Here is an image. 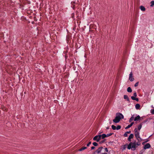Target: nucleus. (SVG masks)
Listing matches in <instances>:
<instances>
[{"instance_id":"f3484780","label":"nucleus","mask_w":154,"mask_h":154,"mask_svg":"<svg viewBox=\"0 0 154 154\" xmlns=\"http://www.w3.org/2000/svg\"><path fill=\"white\" fill-rule=\"evenodd\" d=\"M100 135L102 139H104L106 137V134H103L102 135Z\"/></svg>"},{"instance_id":"f257e3e1","label":"nucleus","mask_w":154,"mask_h":154,"mask_svg":"<svg viewBox=\"0 0 154 154\" xmlns=\"http://www.w3.org/2000/svg\"><path fill=\"white\" fill-rule=\"evenodd\" d=\"M124 118L123 115L121 113H117L116 114V117L115 119L113 120L114 122L116 123L119 122L121 119Z\"/></svg>"},{"instance_id":"72a5a7b5","label":"nucleus","mask_w":154,"mask_h":154,"mask_svg":"<svg viewBox=\"0 0 154 154\" xmlns=\"http://www.w3.org/2000/svg\"><path fill=\"white\" fill-rule=\"evenodd\" d=\"M91 142H90L87 145V146H89V145L91 144Z\"/></svg>"},{"instance_id":"a211bd4d","label":"nucleus","mask_w":154,"mask_h":154,"mask_svg":"<svg viewBox=\"0 0 154 154\" xmlns=\"http://www.w3.org/2000/svg\"><path fill=\"white\" fill-rule=\"evenodd\" d=\"M134 142L136 144V146H137V147L138 146H140L141 144L140 142L138 141L137 143H136L135 142Z\"/></svg>"},{"instance_id":"9b49d317","label":"nucleus","mask_w":154,"mask_h":154,"mask_svg":"<svg viewBox=\"0 0 154 154\" xmlns=\"http://www.w3.org/2000/svg\"><path fill=\"white\" fill-rule=\"evenodd\" d=\"M140 117L139 115H138L134 119V121H137L138 120H140Z\"/></svg>"},{"instance_id":"ddd939ff","label":"nucleus","mask_w":154,"mask_h":154,"mask_svg":"<svg viewBox=\"0 0 154 154\" xmlns=\"http://www.w3.org/2000/svg\"><path fill=\"white\" fill-rule=\"evenodd\" d=\"M124 98L126 100L128 101H130L127 95H124Z\"/></svg>"},{"instance_id":"4468645a","label":"nucleus","mask_w":154,"mask_h":154,"mask_svg":"<svg viewBox=\"0 0 154 154\" xmlns=\"http://www.w3.org/2000/svg\"><path fill=\"white\" fill-rule=\"evenodd\" d=\"M140 105L139 104H137L135 105V108L137 109H140Z\"/></svg>"},{"instance_id":"2eb2a0df","label":"nucleus","mask_w":154,"mask_h":154,"mask_svg":"<svg viewBox=\"0 0 154 154\" xmlns=\"http://www.w3.org/2000/svg\"><path fill=\"white\" fill-rule=\"evenodd\" d=\"M87 148V147H81V148H80L79 149V150L80 151H83V150H84L85 149H86Z\"/></svg>"},{"instance_id":"4be33fe9","label":"nucleus","mask_w":154,"mask_h":154,"mask_svg":"<svg viewBox=\"0 0 154 154\" xmlns=\"http://www.w3.org/2000/svg\"><path fill=\"white\" fill-rule=\"evenodd\" d=\"M137 140L138 141H139L140 142L141 141H142V138L140 137L139 136V138H136Z\"/></svg>"},{"instance_id":"20e7f679","label":"nucleus","mask_w":154,"mask_h":154,"mask_svg":"<svg viewBox=\"0 0 154 154\" xmlns=\"http://www.w3.org/2000/svg\"><path fill=\"white\" fill-rule=\"evenodd\" d=\"M103 148V147L102 146H101L99 147L97 150H96L95 152V154H99V153L100 152L101 150Z\"/></svg>"},{"instance_id":"423d86ee","label":"nucleus","mask_w":154,"mask_h":154,"mask_svg":"<svg viewBox=\"0 0 154 154\" xmlns=\"http://www.w3.org/2000/svg\"><path fill=\"white\" fill-rule=\"evenodd\" d=\"M151 146L150 145L149 143H147L144 146V149H146L149 148Z\"/></svg>"},{"instance_id":"2f4dec72","label":"nucleus","mask_w":154,"mask_h":154,"mask_svg":"<svg viewBox=\"0 0 154 154\" xmlns=\"http://www.w3.org/2000/svg\"><path fill=\"white\" fill-rule=\"evenodd\" d=\"M134 133H136V132H138V131H137V129L136 128H135V129H134Z\"/></svg>"},{"instance_id":"cd10ccee","label":"nucleus","mask_w":154,"mask_h":154,"mask_svg":"<svg viewBox=\"0 0 154 154\" xmlns=\"http://www.w3.org/2000/svg\"><path fill=\"white\" fill-rule=\"evenodd\" d=\"M138 84H139V82H137L134 85V87H136L138 85Z\"/></svg>"},{"instance_id":"f03ea898","label":"nucleus","mask_w":154,"mask_h":154,"mask_svg":"<svg viewBox=\"0 0 154 154\" xmlns=\"http://www.w3.org/2000/svg\"><path fill=\"white\" fill-rule=\"evenodd\" d=\"M137 146H136L135 142H131L127 146V148L128 149H131L132 150H135Z\"/></svg>"},{"instance_id":"bb28decb","label":"nucleus","mask_w":154,"mask_h":154,"mask_svg":"<svg viewBox=\"0 0 154 154\" xmlns=\"http://www.w3.org/2000/svg\"><path fill=\"white\" fill-rule=\"evenodd\" d=\"M127 145H128V144H125V145H124V146L123 147V149H125L126 148Z\"/></svg>"},{"instance_id":"f704fd0d","label":"nucleus","mask_w":154,"mask_h":154,"mask_svg":"<svg viewBox=\"0 0 154 154\" xmlns=\"http://www.w3.org/2000/svg\"><path fill=\"white\" fill-rule=\"evenodd\" d=\"M105 149L106 152H108V151L107 148H105Z\"/></svg>"},{"instance_id":"1a4fd4ad","label":"nucleus","mask_w":154,"mask_h":154,"mask_svg":"<svg viewBox=\"0 0 154 154\" xmlns=\"http://www.w3.org/2000/svg\"><path fill=\"white\" fill-rule=\"evenodd\" d=\"M135 136L136 138H139L140 136V133L139 132H137L135 133H134Z\"/></svg>"},{"instance_id":"0eeeda50","label":"nucleus","mask_w":154,"mask_h":154,"mask_svg":"<svg viewBox=\"0 0 154 154\" xmlns=\"http://www.w3.org/2000/svg\"><path fill=\"white\" fill-rule=\"evenodd\" d=\"M134 136L133 134H131L128 139V141H129V142H131V139L133 138L134 137Z\"/></svg>"},{"instance_id":"58836bf2","label":"nucleus","mask_w":154,"mask_h":154,"mask_svg":"<svg viewBox=\"0 0 154 154\" xmlns=\"http://www.w3.org/2000/svg\"><path fill=\"white\" fill-rule=\"evenodd\" d=\"M106 129H109V127H106Z\"/></svg>"},{"instance_id":"aec40b11","label":"nucleus","mask_w":154,"mask_h":154,"mask_svg":"<svg viewBox=\"0 0 154 154\" xmlns=\"http://www.w3.org/2000/svg\"><path fill=\"white\" fill-rule=\"evenodd\" d=\"M112 129L113 130H115L116 129V127L114 125H112Z\"/></svg>"},{"instance_id":"f8f14e48","label":"nucleus","mask_w":154,"mask_h":154,"mask_svg":"<svg viewBox=\"0 0 154 154\" xmlns=\"http://www.w3.org/2000/svg\"><path fill=\"white\" fill-rule=\"evenodd\" d=\"M131 99L133 100H135L137 101H139L138 98H135L134 96H131Z\"/></svg>"},{"instance_id":"dca6fc26","label":"nucleus","mask_w":154,"mask_h":154,"mask_svg":"<svg viewBox=\"0 0 154 154\" xmlns=\"http://www.w3.org/2000/svg\"><path fill=\"white\" fill-rule=\"evenodd\" d=\"M127 91L128 92L131 93L132 91V90L130 87H128L127 89Z\"/></svg>"},{"instance_id":"9d476101","label":"nucleus","mask_w":154,"mask_h":154,"mask_svg":"<svg viewBox=\"0 0 154 154\" xmlns=\"http://www.w3.org/2000/svg\"><path fill=\"white\" fill-rule=\"evenodd\" d=\"M140 8L141 11H145L146 10L145 7L142 5L140 6Z\"/></svg>"},{"instance_id":"c85d7f7f","label":"nucleus","mask_w":154,"mask_h":154,"mask_svg":"<svg viewBox=\"0 0 154 154\" xmlns=\"http://www.w3.org/2000/svg\"><path fill=\"white\" fill-rule=\"evenodd\" d=\"M151 112L152 114H154V109L151 110Z\"/></svg>"},{"instance_id":"a878e982","label":"nucleus","mask_w":154,"mask_h":154,"mask_svg":"<svg viewBox=\"0 0 154 154\" xmlns=\"http://www.w3.org/2000/svg\"><path fill=\"white\" fill-rule=\"evenodd\" d=\"M93 144L94 146H98V144L97 143L94 142L93 143Z\"/></svg>"},{"instance_id":"b1692460","label":"nucleus","mask_w":154,"mask_h":154,"mask_svg":"<svg viewBox=\"0 0 154 154\" xmlns=\"http://www.w3.org/2000/svg\"><path fill=\"white\" fill-rule=\"evenodd\" d=\"M151 5H150V6L151 7H153L154 5V1H152L151 2Z\"/></svg>"},{"instance_id":"6e6552de","label":"nucleus","mask_w":154,"mask_h":154,"mask_svg":"<svg viewBox=\"0 0 154 154\" xmlns=\"http://www.w3.org/2000/svg\"><path fill=\"white\" fill-rule=\"evenodd\" d=\"M134 122H132L130 125H128L125 128V129H128L131 127L134 124Z\"/></svg>"},{"instance_id":"e433bc0d","label":"nucleus","mask_w":154,"mask_h":154,"mask_svg":"<svg viewBox=\"0 0 154 154\" xmlns=\"http://www.w3.org/2000/svg\"><path fill=\"white\" fill-rule=\"evenodd\" d=\"M95 147H94V146H92L91 147V149L93 150V149H95Z\"/></svg>"},{"instance_id":"c9c22d12","label":"nucleus","mask_w":154,"mask_h":154,"mask_svg":"<svg viewBox=\"0 0 154 154\" xmlns=\"http://www.w3.org/2000/svg\"><path fill=\"white\" fill-rule=\"evenodd\" d=\"M126 133H127V134H130L131 133V131H127L126 132Z\"/></svg>"},{"instance_id":"c756f323","label":"nucleus","mask_w":154,"mask_h":154,"mask_svg":"<svg viewBox=\"0 0 154 154\" xmlns=\"http://www.w3.org/2000/svg\"><path fill=\"white\" fill-rule=\"evenodd\" d=\"M106 140L105 139H104L103 140L101 141L100 142V144H101V143H103L105 142V141Z\"/></svg>"},{"instance_id":"7c9ffc66","label":"nucleus","mask_w":154,"mask_h":154,"mask_svg":"<svg viewBox=\"0 0 154 154\" xmlns=\"http://www.w3.org/2000/svg\"><path fill=\"white\" fill-rule=\"evenodd\" d=\"M128 134L126 132L124 134V136L125 137H127L128 136Z\"/></svg>"},{"instance_id":"393cba45","label":"nucleus","mask_w":154,"mask_h":154,"mask_svg":"<svg viewBox=\"0 0 154 154\" xmlns=\"http://www.w3.org/2000/svg\"><path fill=\"white\" fill-rule=\"evenodd\" d=\"M121 127L120 125H118L116 127V129L117 130H119L121 129Z\"/></svg>"},{"instance_id":"ea45409f","label":"nucleus","mask_w":154,"mask_h":154,"mask_svg":"<svg viewBox=\"0 0 154 154\" xmlns=\"http://www.w3.org/2000/svg\"><path fill=\"white\" fill-rule=\"evenodd\" d=\"M102 154H107L106 153H102Z\"/></svg>"},{"instance_id":"412c9836","label":"nucleus","mask_w":154,"mask_h":154,"mask_svg":"<svg viewBox=\"0 0 154 154\" xmlns=\"http://www.w3.org/2000/svg\"><path fill=\"white\" fill-rule=\"evenodd\" d=\"M142 128V124H140L139 125H138V129L139 130H140L141 129V128Z\"/></svg>"},{"instance_id":"39448f33","label":"nucleus","mask_w":154,"mask_h":154,"mask_svg":"<svg viewBox=\"0 0 154 154\" xmlns=\"http://www.w3.org/2000/svg\"><path fill=\"white\" fill-rule=\"evenodd\" d=\"M133 74L132 72H131L129 74V79L131 82H132L134 80V79L133 77Z\"/></svg>"},{"instance_id":"5701e85b","label":"nucleus","mask_w":154,"mask_h":154,"mask_svg":"<svg viewBox=\"0 0 154 154\" xmlns=\"http://www.w3.org/2000/svg\"><path fill=\"white\" fill-rule=\"evenodd\" d=\"M113 134V133H110L109 134H106V137L111 136Z\"/></svg>"},{"instance_id":"4c0bfd02","label":"nucleus","mask_w":154,"mask_h":154,"mask_svg":"<svg viewBox=\"0 0 154 154\" xmlns=\"http://www.w3.org/2000/svg\"><path fill=\"white\" fill-rule=\"evenodd\" d=\"M75 2H71V4L73 5L74 4H75Z\"/></svg>"},{"instance_id":"7ed1b4c3","label":"nucleus","mask_w":154,"mask_h":154,"mask_svg":"<svg viewBox=\"0 0 154 154\" xmlns=\"http://www.w3.org/2000/svg\"><path fill=\"white\" fill-rule=\"evenodd\" d=\"M101 139V136L100 135H97L95 136L93 138V140L96 141L97 142H99Z\"/></svg>"},{"instance_id":"6ab92c4d","label":"nucleus","mask_w":154,"mask_h":154,"mask_svg":"<svg viewBox=\"0 0 154 154\" xmlns=\"http://www.w3.org/2000/svg\"><path fill=\"white\" fill-rule=\"evenodd\" d=\"M134 119V117L133 116H132L131 117V118L129 119V122H131Z\"/></svg>"},{"instance_id":"473e14b6","label":"nucleus","mask_w":154,"mask_h":154,"mask_svg":"<svg viewBox=\"0 0 154 154\" xmlns=\"http://www.w3.org/2000/svg\"><path fill=\"white\" fill-rule=\"evenodd\" d=\"M133 95H134V97H136L137 96V93L135 92H134V94H133Z\"/></svg>"}]
</instances>
